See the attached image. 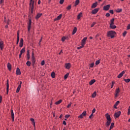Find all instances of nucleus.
<instances>
[{"label":"nucleus","instance_id":"nucleus-1","mask_svg":"<svg viewBox=\"0 0 130 130\" xmlns=\"http://www.w3.org/2000/svg\"><path fill=\"white\" fill-rule=\"evenodd\" d=\"M106 117L107 120L106 125L107 127H108L109 125H110V123H111V118L110 117V115L108 114H106Z\"/></svg>","mask_w":130,"mask_h":130},{"label":"nucleus","instance_id":"nucleus-2","mask_svg":"<svg viewBox=\"0 0 130 130\" xmlns=\"http://www.w3.org/2000/svg\"><path fill=\"white\" fill-rule=\"evenodd\" d=\"M116 34L115 31L110 30L108 32L107 36L108 37H110L111 39L114 38V36Z\"/></svg>","mask_w":130,"mask_h":130},{"label":"nucleus","instance_id":"nucleus-3","mask_svg":"<svg viewBox=\"0 0 130 130\" xmlns=\"http://www.w3.org/2000/svg\"><path fill=\"white\" fill-rule=\"evenodd\" d=\"M110 28L111 29H115L116 26L114 25V18H113L110 21Z\"/></svg>","mask_w":130,"mask_h":130},{"label":"nucleus","instance_id":"nucleus-4","mask_svg":"<svg viewBox=\"0 0 130 130\" xmlns=\"http://www.w3.org/2000/svg\"><path fill=\"white\" fill-rule=\"evenodd\" d=\"M34 1L30 0L29 7L31 9V13H33V10H34Z\"/></svg>","mask_w":130,"mask_h":130},{"label":"nucleus","instance_id":"nucleus-5","mask_svg":"<svg viewBox=\"0 0 130 130\" xmlns=\"http://www.w3.org/2000/svg\"><path fill=\"white\" fill-rule=\"evenodd\" d=\"M87 115V112L84 111L80 115L78 116V118H83L84 116H86Z\"/></svg>","mask_w":130,"mask_h":130},{"label":"nucleus","instance_id":"nucleus-6","mask_svg":"<svg viewBox=\"0 0 130 130\" xmlns=\"http://www.w3.org/2000/svg\"><path fill=\"white\" fill-rule=\"evenodd\" d=\"M32 24V21H31V19H29L28 24V32H30V30L31 29V25Z\"/></svg>","mask_w":130,"mask_h":130},{"label":"nucleus","instance_id":"nucleus-7","mask_svg":"<svg viewBox=\"0 0 130 130\" xmlns=\"http://www.w3.org/2000/svg\"><path fill=\"white\" fill-rule=\"evenodd\" d=\"M120 114H121V112L119 111L116 113H115L114 116L117 118V117H119V116H120Z\"/></svg>","mask_w":130,"mask_h":130},{"label":"nucleus","instance_id":"nucleus-8","mask_svg":"<svg viewBox=\"0 0 130 130\" xmlns=\"http://www.w3.org/2000/svg\"><path fill=\"white\" fill-rule=\"evenodd\" d=\"M31 61L33 64H34V63H35V62L36 61L35 60V56H34V53L33 52L31 54Z\"/></svg>","mask_w":130,"mask_h":130},{"label":"nucleus","instance_id":"nucleus-9","mask_svg":"<svg viewBox=\"0 0 130 130\" xmlns=\"http://www.w3.org/2000/svg\"><path fill=\"white\" fill-rule=\"evenodd\" d=\"M0 48L1 50L4 49V42L2 40V39H0Z\"/></svg>","mask_w":130,"mask_h":130},{"label":"nucleus","instance_id":"nucleus-10","mask_svg":"<svg viewBox=\"0 0 130 130\" xmlns=\"http://www.w3.org/2000/svg\"><path fill=\"white\" fill-rule=\"evenodd\" d=\"M124 74H125V71H122L121 73H120L117 77L118 79H120V78H121V77H122L123 76V75H124Z\"/></svg>","mask_w":130,"mask_h":130},{"label":"nucleus","instance_id":"nucleus-11","mask_svg":"<svg viewBox=\"0 0 130 130\" xmlns=\"http://www.w3.org/2000/svg\"><path fill=\"white\" fill-rule=\"evenodd\" d=\"M22 85V81H20V84L16 89V93H19L20 92V90H21V85Z\"/></svg>","mask_w":130,"mask_h":130},{"label":"nucleus","instance_id":"nucleus-12","mask_svg":"<svg viewBox=\"0 0 130 130\" xmlns=\"http://www.w3.org/2000/svg\"><path fill=\"white\" fill-rule=\"evenodd\" d=\"M109 9H110V5H107L104 7V11H108V10H109Z\"/></svg>","mask_w":130,"mask_h":130},{"label":"nucleus","instance_id":"nucleus-13","mask_svg":"<svg viewBox=\"0 0 130 130\" xmlns=\"http://www.w3.org/2000/svg\"><path fill=\"white\" fill-rule=\"evenodd\" d=\"M98 11H99V9L98 8H95L91 11V13L93 15L95 14H97V13H98Z\"/></svg>","mask_w":130,"mask_h":130},{"label":"nucleus","instance_id":"nucleus-14","mask_svg":"<svg viewBox=\"0 0 130 130\" xmlns=\"http://www.w3.org/2000/svg\"><path fill=\"white\" fill-rule=\"evenodd\" d=\"M61 17H62V14H60L57 17V18L54 19V21H58V20H60L61 19Z\"/></svg>","mask_w":130,"mask_h":130},{"label":"nucleus","instance_id":"nucleus-15","mask_svg":"<svg viewBox=\"0 0 130 130\" xmlns=\"http://www.w3.org/2000/svg\"><path fill=\"white\" fill-rule=\"evenodd\" d=\"M87 37H85L82 40V43L81 44H82L83 45H85V44H86V41L87 40Z\"/></svg>","mask_w":130,"mask_h":130},{"label":"nucleus","instance_id":"nucleus-16","mask_svg":"<svg viewBox=\"0 0 130 130\" xmlns=\"http://www.w3.org/2000/svg\"><path fill=\"white\" fill-rule=\"evenodd\" d=\"M65 68L67 70H70V69L71 68V63H66L65 64Z\"/></svg>","mask_w":130,"mask_h":130},{"label":"nucleus","instance_id":"nucleus-17","mask_svg":"<svg viewBox=\"0 0 130 130\" xmlns=\"http://www.w3.org/2000/svg\"><path fill=\"white\" fill-rule=\"evenodd\" d=\"M11 118L12 119V121H14L15 119V116L14 115V111H13V110H11Z\"/></svg>","mask_w":130,"mask_h":130},{"label":"nucleus","instance_id":"nucleus-18","mask_svg":"<svg viewBox=\"0 0 130 130\" xmlns=\"http://www.w3.org/2000/svg\"><path fill=\"white\" fill-rule=\"evenodd\" d=\"M120 92V90L119 89V88L116 90L115 97H118V94Z\"/></svg>","mask_w":130,"mask_h":130},{"label":"nucleus","instance_id":"nucleus-19","mask_svg":"<svg viewBox=\"0 0 130 130\" xmlns=\"http://www.w3.org/2000/svg\"><path fill=\"white\" fill-rule=\"evenodd\" d=\"M23 42H24V40H23V39H21L20 42V43H19V47H23Z\"/></svg>","mask_w":130,"mask_h":130},{"label":"nucleus","instance_id":"nucleus-20","mask_svg":"<svg viewBox=\"0 0 130 130\" xmlns=\"http://www.w3.org/2000/svg\"><path fill=\"white\" fill-rule=\"evenodd\" d=\"M9 80L7 81V94H9Z\"/></svg>","mask_w":130,"mask_h":130},{"label":"nucleus","instance_id":"nucleus-21","mask_svg":"<svg viewBox=\"0 0 130 130\" xmlns=\"http://www.w3.org/2000/svg\"><path fill=\"white\" fill-rule=\"evenodd\" d=\"M16 75H21V71L20 70V69H19V68H17L16 69Z\"/></svg>","mask_w":130,"mask_h":130},{"label":"nucleus","instance_id":"nucleus-22","mask_svg":"<svg viewBox=\"0 0 130 130\" xmlns=\"http://www.w3.org/2000/svg\"><path fill=\"white\" fill-rule=\"evenodd\" d=\"M7 67H8L9 71H12V65L11 64V63H8Z\"/></svg>","mask_w":130,"mask_h":130},{"label":"nucleus","instance_id":"nucleus-23","mask_svg":"<svg viewBox=\"0 0 130 130\" xmlns=\"http://www.w3.org/2000/svg\"><path fill=\"white\" fill-rule=\"evenodd\" d=\"M97 4H98L97 2L93 3L92 4V5L91 6V9H95V8H96V7H97Z\"/></svg>","mask_w":130,"mask_h":130},{"label":"nucleus","instance_id":"nucleus-24","mask_svg":"<svg viewBox=\"0 0 130 130\" xmlns=\"http://www.w3.org/2000/svg\"><path fill=\"white\" fill-rule=\"evenodd\" d=\"M120 102H119V101H118L116 102V103L115 104V105H114V108H115V109H117V105H118V104L120 103Z\"/></svg>","mask_w":130,"mask_h":130},{"label":"nucleus","instance_id":"nucleus-25","mask_svg":"<svg viewBox=\"0 0 130 130\" xmlns=\"http://www.w3.org/2000/svg\"><path fill=\"white\" fill-rule=\"evenodd\" d=\"M41 16H42V13H39L37 15V16H36V19L37 20H38V19H39L40 18V17H41Z\"/></svg>","mask_w":130,"mask_h":130},{"label":"nucleus","instance_id":"nucleus-26","mask_svg":"<svg viewBox=\"0 0 130 130\" xmlns=\"http://www.w3.org/2000/svg\"><path fill=\"white\" fill-rule=\"evenodd\" d=\"M30 121L32 122V124L35 127V120L34 118H30Z\"/></svg>","mask_w":130,"mask_h":130},{"label":"nucleus","instance_id":"nucleus-27","mask_svg":"<svg viewBox=\"0 0 130 130\" xmlns=\"http://www.w3.org/2000/svg\"><path fill=\"white\" fill-rule=\"evenodd\" d=\"M80 4V0H76L74 7H77Z\"/></svg>","mask_w":130,"mask_h":130},{"label":"nucleus","instance_id":"nucleus-28","mask_svg":"<svg viewBox=\"0 0 130 130\" xmlns=\"http://www.w3.org/2000/svg\"><path fill=\"white\" fill-rule=\"evenodd\" d=\"M95 82H96V80H95V79L91 80L89 82V85H93V84H94Z\"/></svg>","mask_w":130,"mask_h":130},{"label":"nucleus","instance_id":"nucleus-29","mask_svg":"<svg viewBox=\"0 0 130 130\" xmlns=\"http://www.w3.org/2000/svg\"><path fill=\"white\" fill-rule=\"evenodd\" d=\"M76 32H77V27H75L74 28V29L73 30L72 35L76 34Z\"/></svg>","mask_w":130,"mask_h":130},{"label":"nucleus","instance_id":"nucleus-30","mask_svg":"<svg viewBox=\"0 0 130 130\" xmlns=\"http://www.w3.org/2000/svg\"><path fill=\"white\" fill-rule=\"evenodd\" d=\"M61 102H62V100H59L58 101L56 102L55 103V104L56 105H58V104H60V103H61Z\"/></svg>","mask_w":130,"mask_h":130},{"label":"nucleus","instance_id":"nucleus-31","mask_svg":"<svg viewBox=\"0 0 130 130\" xmlns=\"http://www.w3.org/2000/svg\"><path fill=\"white\" fill-rule=\"evenodd\" d=\"M82 16V12L80 13L77 16V19L78 20L81 19V17Z\"/></svg>","mask_w":130,"mask_h":130},{"label":"nucleus","instance_id":"nucleus-32","mask_svg":"<svg viewBox=\"0 0 130 130\" xmlns=\"http://www.w3.org/2000/svg\"><path fill=\"white\" fill-rule=\"evenodd\" d=\"M96 95H97V92H96V91H94L91 95L92 98H95V97H96Z\"/></svg>","mask_w":130,"mask_h":130},{"label":"nucleus","instance_id":"nucleus-33","mask_svg":"<svg viewBox=\"0 0 130 130\" xmlns=\"http://www.w3.org/2000/svg\"><path fill=\"white\" fill-rule=\"evenodd\" d=\"M116 13H121L122 12V9H117L116 10Z\"/></svg>","mask_w":130,"mask_h":130},{"label":"nucleus","instance_id":"nucleus-34","mask_svg":"<svg viewBox=\"0 0 130 130\" xmlns=\"http://www.w3.org/2000/svg\"><path fill=\"white\" fill-rule=\"evenodd\" d=\"M69 75H70V74L69 73H67L66 75H64V80L68 79V77H69Z\"/></svg>","mask_w":130,"mask_h":130},{"label":"nucleus","instance_id":"nucleus-35","mask_svg":"<svg viewBox=\"0 0 130 130\" xmlns=\"http://www.w3.org/2000/svg\"><path fill=\"white\" fill-rule=\"evenodd\" d=\"M24 52H25V48H23L20 51L21 54H23Z\"/></svg>","mask_w":130,"mask_h":130},{"label":"nucleus","instance_id":"nucleus-36","mask_svg":"<svg viewBox=\"0 0 130 130\" xmlns=\"http://www.w3.org/2000/svg\"><path fill=\"white\" fill-rule=\"evenodd\" d=\"M114 126V123H113V122L111 123L110 127V129H112V128H113Z\"/></svg>","mask_w":130,"mask_h":130},{"label":"nucleus","instance_id":"nucleus-37","mask_svg":"<svg viewBox=\"0 0 130 130\" xmlns=\"http://www.w3.org/2000/svg\"><path fill=\"white\" fill-rule=\"evenodd\" d=\"M51 77L52 78H53V79H54V78H55V73H54V72H52L51 73Z\"/></svg>","mask_w":130,"mask_h":130},{"label":"nucleus","instance_id":"nucleus-38","mask_svg":"<svg viewBox=\"0 0 130 130\" xmlns=\"http://www.w3.org/2000/svg\"><path fill=\"white\" fill-rule=\"evenodd\" d=\"M68 39V38L66 37H63L61 39V41H62V42H64V41Z\"/></svg>","mask_w":130,"mask_h":130},{"label":"nucleus","instance_id":"nucleus-39","mask_svg":"<svg viewBox=\"0 0 130 130\" xmlns=\"http://www.w3.org/2000/svg\"><path fill=\"white\" fill-rule=\"evenodd\" d=\"M26 65L28 66V67H30L31 66V62H30V61H27L26 62Z\"/></svg>","mask_w":130,"mask_h":130},{"label":"nucleus","instance_id":"nucleus-40","mask_svg":"<svg viewBox=\"0 0 130 130\" xmlns=\"http://www.w3.org/2000/svg\"><path fill=\"white\" fill-rule=\"evenodd\" d=\"M72 9V6L71 5H69V6H68L67 7V10H68V11H70V10H71Z\"/></svg>","mask_w":130,"mask_h":130},{"label":"nucleus","instance_id":"nucleus-41","mask_svg":"<svg viewBox=\"0 0 130 130\" xmlns=\"http://www.w3.org/2000/svg\"><path fill=\"white\" fill-rule=\"evenodd\" d=\"M124 80L125 81V83H129V82H130L129 78H128L127 79H124Z\"/></svg>","mask_w":130,"mask_h":130},{"label":"nucleus","instance_id":"nucleus-42","mask_svg":"<svg viewBox=\"0 0 130 130\" xmlns=\"http://www.w3.org/2000/svg\"><path fill=\"white\" fill-rule=\"evenodd\" d=\"M99 63H100V60H97L95 61V64L96 66H98V64H99Z\"/></svg>","mask_w":130,"mask_h":130},{"label":"nucleus","instance_id":"nucleus-43","mask_svg":"<svg viewBox=\"0 0 130 130\" xmlns=\"http://www.w3.org/2000/svg\"><path fill=\"white\" fill-rule=\"evenodd\" d=\"M83 47H84V45L81 44V46L77 47V48H78V49H81V48H83Z\"/></svg>","mask_w":130,"mask_h":130},{"label":"nucleus","instance_id":"nucleus-44","mask_svg":"<svg viewBox=\"0 0 130 130\" xmlns=\"http://www.w3.org/2000/svg\"><path fill=\"white\" fill-rule=\"evenodd\" d=\"M64 2V0H60V1H59L60 5H62V4H63Z\"/></svg>","mask_w":130,"mask_h":130},{"label":"nucleus","instance_id":"nucleus-45","mask_svg":"<svg viewBox=\"0 0 130 130\" xmlns=\"http://www.w3.org/2000/svg\"><path fill=\"white\" fill-rule=\"evenodd\" d=\"M17 38H20V31H17Z\"/></svg>","mask_w":130,"mask_h":130},{"label":"nucleus","instance_id":"nucleus-46","mask_svg":"<svg viewBox=\"0 0 130 130\" xmlns=\"http://www.w3.org/2000/svg\"><path fill=\"white\" fill-rule=\"evenodd\" d=\"M44 64H45V61L43 60L41 62V66H44Z\"/></svg>","mask_w":130,"mask_h":130},{"label":"nucleus","instance_id":"nucleus-47","mask_svg":"<svg viewBox=\"0 0 130 130\" xmlns=\"http://www.w3.org/2000/svg\"><path fill=\"white\" fill-rule=\"evenodd\" d=\"M20 40V38H17V42L16 44H19V41Z\"/></svg>","mask_w":130,"mask_h":130},{"label":"nucleus","instance_id":"nucleus-48","mask_svg":"<svg viewBox=\"0 0 130 130\" xmlns=\"http://www.w3.org/2000/svg\"><path fill=\"white\" fill-rule=\"evenodd\" d=\"M96 24V22H93L91 25V27H94V25Z\"/></svg>","mask_w":130,"mask_h":130},{"label":"nucleus","instance_id":"nucleus-49","mask_svg":"<svg viewBox=\"0 0 130 130\" xmlns=\"http://www.w3.org/2000/svg\"><path fill=\"white\" fill-rule=\"evenodd\" d=\"M95 112H96V109H95V108H94V109L92 110V114H93V113H95Z\"/></svg>","mask_w":130,"mask_h":130},{"label":"nucleus","instance_id":"nucleus-50","mask_svg":"<svg viewBox=\"0 0 130 130\" xmlns=\"http://www.w3.org/2000/svg\"><path fill=\"white\" fill-rule=\"evenodd\" d=\"M128 115H129L130 114V106H129V108L128 109V113H127Z\"/></svg>","mask_w":130,"mask_h":130},{"label":"nucleus","instance_id":"nucleus-51","mask_svg":"<svg viewBox=\"0 0 130 130\" xmlns=\"http://www.w3.org/2000/svg\"><path fill=\"white\" fill-rule=\"evenodd\" d=\"M114 84H115V82H114V81H113L112 82L111 88H113V86H114Z\"/></svg>","mask_w":130,"mask_h":130},{"label":"nucleus","instance_id":"nucleus-52","mask_svg":"<svg viewBox=\"0 0 130 130\" xmlns=\"http://www.w3.org/2000/svg\"><path fill=\"white\" fill-rule=\"evenodd\" d=\"M30 59V54L27 55V60H29Z\"/></svg>","mask_w":130,"mask_h":130},{"label":"nucleus","instance_id":"nucleus-53","mask_svg":"<svg viewBox=\"0 0 130 130\" xmlns=\"http://www.w3.org/2000/svg\"><path fill=\"white\" fill-rule=\"evenodd\" d=\"M94 67V63H92L90 64V68H93Z\"/></svg>","mask_w":130,"mask_h":130},{"label":"nucleus","instance_id":"nucleus-54","mask_svg":"<svg viewBox=\"0 0 130 130\" xmlns=\"http://www.w3.org/2000/svg\"><path fill=\"white\" fill-rule=\"evenodd\" d=\"M109 12L110 13V14H112V15H113L114 14L113 10H110Z\"/></svg>","mask_w":130,"mask_h":130},{"label":"nucleus","instance_id":"nucleus-55","mask_svg":"<svg viewBox=\"0 0 130 130\" xmlns=\"http://www.w3.org/2000/svg\"><path fill=\"white\" fill-rule=\"evenodd\" d=\"M130 29V24H128L127 26V30H129Z\"/></svg>","mask_w":130,"mask_h":130},{"label":"nucleus","instance_id":"nucleus-56","mask_svg":"<svg viewBox=\"0 0 130 130\" xmlns=\"http://www.w3.org/2000/svg\"><path fill=\"white\" fill-rule=\"evenodd\" d=\"M2 100H3V96L0 95V103H2Z\"/></svg>","mask_w":130,"mask_h":130},{"label":"nucleus","instance_id":"nucleus-57","mask_svg":"<svg viewBox=\"0 0 130 130\" xmlns=\"http://www.w3.org/2000/svg\"><path fill=\"white\" fill-rule=\"evenodd\" d=\"M4 2H5V0H1L0 5H2V4L4 3Z\"/></svg>","mask_w":130,"mask_h":130},{"label":"nucleus","instance_id":"nucleus-58","mask_svg":"<svg viewBox=\"0 0 130 130\" xmlns=\"http://www.w3.org/2000/svg\"><path fill=\"white\" fill-rule=\"evenodd\" d=\"M71 105H72V104H69L68 106H67V108H70V107H71Z\"/></svg>","mask_w":130,"mask_h":130},{"label":"nucleus","instance_id":"nucleus-59","mask_svg":"<svg viewBox=\"0 0 130 130\" xmlns=\"http://www.w3.org/2000/svg\"><path fill=\"white\" fill-rule=\"evenodd\" d=\"M109 16H110V14H109V13H106V17H109Z\"/></svg>","mask_w":130,"mask_h":130},{"label":"nucleus","instance_id":"nucleus-60","mask_svg":"<svg viewBox=\"0 0 130 130\" xmlns=\"http://www.w3.org/2000/svg\"><path fill=\"white\" fill-rule=\"evenodd\" d=\"M126 35V31H124L123 33V36H125Z\"/></svg>","mask_w":130,"mask_h":130},{"label":"nucleus","instance_id":"nucleus-61","mask_svg":"<svg viewBox=\"0 0 130 130\" xmlns=\"http://www.w3.org/2000/svg\"><path fill=\"white\" fill-rule=\"evenodd\" d=\"M66 118H69L70 117V115H67L65 116Z\"/></svg>","mask_w":130,"mask_h":130},{"label":"nucleus","instance_id":"nucleus-62","mask_svg":"<svg viewBox=\"0 0 130 130\" xmlns=\"http://www.w3.org/2000/svg\"><path fill=\"white\" fill-rule=\"evenodd\" d=\"M92 116H93V113L91 114V115L89 116V118H91Z\"/></svg>","mask_w":130,"mask_h":130},{"label":"nucleus","instance_id":"nucleus-63","mask_svg":"<svg viewBox=\"0 0 130 130\" xmlns=\"http://www.w3.org/2000/svg\"><path fill=\"white\" fill-rule=\"evenodd\" d=\"M63 124H64V125H67V122H66V121H63Z\"/></svg>","mask_w":130,"mask_h":130},{"label":"nucleus","instance_id":"nucleus-64","mask_svg":"<svg viewBox=\"0 0 130 130\" xmlns=\"http://www.w3.org/2000/svg\"><path fill=\"white\" fill-rule=\"evenodd\" d=\"M28 54H30V52H29V50H28L27 51V55H28Z\"/></svg>","mask_w":130,"mask_h":130}]
</instances>
